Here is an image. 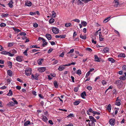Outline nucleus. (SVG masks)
Returning a JSON list of instances; mask_svg holds the SVG:
<instances>
[{"label":"nucleus","instance_id":"45","mask_svg":"<svg viewBox=\"0 0 126 126\" xmlns=\"http://www.w3.org/2000/svg\"><path fill=\"white\" fill-rule=\"evenodd\" d=\"M60 37L61 38H64L66 37V35H59Z\"/></svg>","mask_w":126,"mask_h":126},{"label":"nucleus","instance_id":"37","mask_svg":"<svg viewBox=\"0 0 126 126\" xmlns=\"http://www.w3.org/2000/svg\"><path fill=\"white\" fill-rule=\"evenodd\" d=\"M126 77L125 76H122L120 77V79L123 80H125L126 79Z\"/></svg>","mask_w":126,"mask_h":126},{"label":"nucleus","instance_id":"14","mask_svg":"<svg viewBox=\"0 0 126 126\" xmlns=\"http://www.w3.org/2000/svg\"><path fill=\"white\" fill-rule=\"evenodd\" d=\"M104 53H107L109 52V49L108 48L105 47L103 50Z\"/></svg>","mask_w":126,"mask_h":126},{"label":"nucleus","instance_id":"42","mask_svg":"<svg viewBox=\"0 0 126 126\" xmlns=\"http://www.w3.org/2000/svg\"><path fill=\"white\" fill-rule=\"evenodd\" d=\"M40 50H36V49H33V50H31L30 51V52L31 53H32L33 52H36L37 51H39Z\"/></svg>","mask_w":126,"mask_h":126},{"label":"nucleus","instance_id":"2","mask_svg":"<svg viewBox=\"0 0 126 126\" xmlns=\"http://www.w3.org/2000/svg\"><path fill=\"white\" fill-rule=\"evenodd\" d=\"M31 69L30 68H28L27 70H25V74L27 76H30L32 73Z\"/></svg>","mask_w":126,"mask_h":126},{"label":"nucleus","instance_id":"22","mask_svg":"<svg viewBox=\"0 0 126 126\" xmlns=\"http://www.w3.org/2000/svg\"><path fill=\"white\" fill-rule=\"evenodd\" d=\"M89 119L90 120H92L93 121H94V122H96V120L94 119V117L92 116H89Z\"/></svg>","mask_w":126,"mask_h":126},{"label":"nucleus","instance_id":"59","mask_svg":"<svg viewBox=\"0 0 126 126\" xmlns=\"http://www.w3.org/2000/svg\"><path fill=\"white\" fill-rule=\"evenodd\" d=\"M58 62V61L57 60H55V61L53 63V65L55 64H57Z\"/></svg>","mask_w":126,"mask_h":126},{"label":"nucleus","instance_id":"52","mask_svg":"<svg viewBox=\"0 0 126 126\" xmlns=\"http://www.w3.org/2000/svg\"><path fill=\"white\" fill-rule=\"evenodd\" d=\"M19 35H26V33L25 32H20L19 34Z\"/></svg>","mask_w":126,"mask_h":126},{"label":"nucleus","instance_id":"30","mask_svg":"<svg viewBox=\"0 0 126 126\" xmlns=\"http://www.w3.org/2000/svg\"><path fill=\"white\" fill-rule=\"evenodd\" d=\"M80 37L81 38L83 39H86V35L83 36L81 34H80Z\"/></svg>","mask_w":126,"mask_h":126},{"label":"nucleus","instance_id":"46","mask_svg":"<svg viewBox=\"0 0 126 126\" xmlns=\"http://www.w3.org/2000/svg\"><path fill=\"white\" fill-rule=\"evenodd\" d=\"M102 83L103 85H104L106 84L107 82L106 81L103 80L102 81Z\"/></svg>","mask_w":126,"mask_h":126},{"label":"nucleus","instance_id":"64","mask_svg":"<svg viewBox=\"0 0 126 126\" xmlns=\"http://www.w3.org/2000/svg\"><path fill=\"white\" fill-rule=\"evenodd\" d=\"M123 69V70L126 71V65H124L122 67Z\"/></svg>","mask_w":126,"mask_h":126},{"label":"nucleus","instance_id":"10","mask_svg":"<svg viewBox=\"0 0 126 126\" xmlns=\"http://www.w3.org/2000/svg\"><path fill=\"white\" fill-rule=\"evenodd\" d=\"M44 61V59H40L38 60L37 62L39 65H41L42 64V62Z\"/></svg>","mask_w":126,"mask_h":126},{"label":"nucleus","instance_id":"36","mask_svg":"<svg viewBox=\"0 0 126 126\" xmlns=\"http://www.w3.org/2000/svg\"><path fill=\"white\" fill-rule=\"evenodd\" d=\"M39 76V74H36L34 76V79L35 80H37L38 79V77Z\"/></svg>","mask_w":126,"mask_h":126},{"label":"nucleus","instance_id":"21","mask_svg":"<svg viewBox=\"0 0 126 126\" xmlns=\"http://www.w3.org/2000/svg\"><path fill=\"white\" fill-rule=\"evenodd\" d=\"M53 83L55 87L56 88H57L58 87V85L57 84V81L56 80H55L54 81Z\"/></svg>","mask_w":126,"mask_h":126},{"label":"nucleus","instance_id":"55","mask_svg":"<svg viewBox=\"0 0 126 126\" xmlns=\"http://www.w3.org/2000/svg\"><path fill=\"white\" fill-rule=\"evenodd\" d=\"M73 21L75 22H76L79 23L80 22L79 20L78 19H75L73 20Z\"/></svg>","mask_w":126,"mask_h":126},{"label":"nucleus","instance_id":"57","mask_svg":"<svg viewBox=\"0 0 126 126\" xmlns=\"http://www.w3.org/2000/svg\"><path fill=\"white\" fill-rule=\"evenodd\" d=\"M90 73L89 72H88L86 74V76L85 78H87L88 76H89Z\"/></svg>","mask_w":126,"mask_h":126},{"label":"nucleus","instance_id":"33","mask_svg":"<svg viewBox=\"0 0 126 126\" xmlns=\"http://www.w3.org/2000/svg\"><path fill=\"white\" fill-rule=\"evenodd\" d=\"M125 55L123 53H121L120 54L118 55V57H125Z\"/></svg>","mask_w":126,"mask_h":126},{"label":"nucleus","instance_id":"54","mask_svg":"<svg viewBox=\"0 0 126 126\" xmlns=\"http://www.w3.org/2000/svg\"><path fill=\"white\" fill-rule=\"evenodd\" d=\"M86 50L89 51L90 52H91L92 51V49L91 48L89 47L86 48Z\"/></svg>","mask_w":126,"mask_h":126},{"label":"nucleus","instance_id":"48","mask_svg":"<svg viewBox=\"0 0 126 126\" xmlns=\"http://www.w3.org/2000/svg\"><path fill=\"white\" fill-rule=\"evenodd\" d=\"M74 117V115L73 113H70L67 116L68 117Z\"/></svg>","mask_w":126,"mask_h":126},{"label":"nucleus","instance_id":"13","mask_svg":"<svg viewBox=\"0 0 126 126\" xmlns=\"http://www.w3.org/2000/svg\"><path fill=\"white\" fill-rule=\"evenodd\" d=\"M13 3V0H11L9 2L8 4L9 5V6L10 8H12L13 7V5H12Z\"/></svg>","mask_w":126,"mask_h":126},{"label":"nucleus","instance_id":"25","mask_svg":"<svg viewBox=\"0 0 126 126\" xmlns=\"http://www.w3.org/2000/svg\"><path fill=\"white\" fill-rule=\"evenodd\" d=\"M76 62H74L73 63H71L69 64H66L64 65V66H70L71 65H75L76 64Z\"/></svg>","mask_w":126,"mask_h":126},{"label":"nucleus","instance_id":"62","mask_svg":"<svg viewBox=\"0 0 126 126\" xmlns=\"http://www.w3.org/2000/svg\"><path fill=\"white\" fill-rule=\"evenodd\" d=\"M88 111L92 113H94V111H93L92 110V109L91 108H90L89 109Z\"/></svg>","mask_w":126,"mask_h":126},{"label":"nucleus","instance_id":"18","mask_svg":"<svg viewBox=\"0 0 126 126\" xmlns=\"http://www.w3.org/2000/svg\"><path fill=\"white\" fill-rule=\"evenodd\" d=\"M25 5L28 6H30L32 5V3L30 1H28L25 4Z\"/></svg>","mask_w":126,"mask_h":126},{"label":"nucleus","instance_id":"16","mask_svg":"<svg viewBox=\"0 0 126 126\" xmlns=\"http://www.w3.org/2000/svg\"><path fill=\"white\" fill-rule=\"evenodd\" d=\"M7 74L10 77H12V72L10 70H8Z\"/></svg>","mask_w":126,"mask_h":126},{"label":"nucleus","instance_id":"8","mask_svg":"<svg viewBox=\"0 0 126 126\" xmlns=\"http://www.w3.org/2000/svg\"><path fill=\"white\" fill-rule=\"evenodd\" d=\"M121 100H116V102L115 103V105H116L118 106H119L121 105Z\"/></svg>","mask_w":126,"mask_h":126},{"label":"nucleus","instance_id":"61","mask_svg":"<svg viewBox=\"0 0 126 126\" xmlns=\"http://www.w3.org/2000/svg\"><path fill=\"white\" fill-rule=\"evenodd\" d=\"M33 26L35 28H36L38 26V24L36 23H34L33 24Z\"/></svg>","mask_w":126,"mask_h":126},{"label":"nucleus","instance_id":"17","mask_svg":"<svg viewBox=\"0 0 126 126\" xmlns=\"http://www.w3.org/2000/svg\"><path fill=\"white\" fill-rule=\"evenodd\" d=\"M64 65H61L58 68V70L59 71H62L64 69Z\"/></svg>","mask_w":126,"mask_h":126},{"label":"nucleus","instance_id":"58","mask_svg":"<svg viewBox=\"0 0 126 126\" xmlns=\"http://www.w3.org/2000/svg\"><path fill=\"white\" fill-rule=\"evenodd\" d=\"M79 89V88L78 87H76L74 88V91L75 92H77L78 91Z\"/></svg>","mask_w":126,"mask_h":126},{"label":"nucleus","instance_id":"38","mask_svg":"<svg viewBox=\"0 0 126 126\" xmlns=\"http://www.w3.org/2000/svg\"><path fill=\"white\" fill-rule=\"evenodd\" d=\"M8 47L12 46L14 44V43L13 42L8 43Z\"/></svg>","mask_w":126,"mask_h":126},{"label":"nucleus","instance_id":"6","mask_svg":"<svg viewBox=\"0 0 126 126\" xmlns=\"http://www.w3.org/2000/svg\"><path fill=\"white\" fill-rule=\"evenodd\" d=\"M52 31L53 33L55 34L58 33L59 32L58 30L55 28H53Z\"/></svg>","mask_w":126,"mask_h":126},{"label":"nucleus","instance_id":"29","mask_svg":"<svg viewBox=\"0 0 126 126\" xmlns=\"http://www.w3.org/2000/svg\"><path fill=\"white\" fill-rule=\"evenodd\" d=\"M8 15V14L2 13L1 14V16L3 17H5L7 16Z\"/></svg>","mask_w":126,"mask_h":126},{"label":"nucleus","instance_id":"35","mask_svg":"<svg viewBox=\"0 0 126 126\" xmlns=\"http://www.w3.org/2000/svg\"><path fill=\"white\" fill-rule=\"evenodd\" d=\"M72 26V24L71 23H65V26L66 27H68L71 26Z\"/></svg>","mask_w":126,"mask_h":126},{"label":"nucleus","instance_id":"41","mask_svg":"<svg viewBox=\"0 0 126 126\" xmlns=\"http://www.w3.org/2000/svg\"><path fill=\"white\" fill-rule=\"evenodd\" d=\"M80 103L79 101H76L74 102V104L75 105H78Z\"/></svg>","mask_w":126,"mask_h":126},{"label":"nucleus","instance_id":"20","mask_svg":"<svg viewBox=\"0 0 126 126\" xmlns=\"http://www.w3.org/2000/svg\"><path fill=\"white\" fill-rule=\"evenodd\" d=\"M111 105L110 104H109L107 107V109L110 112V110H111Z\"/></svg>","mask_w":126,"mask_h":126},{"label":"nucleus","instance_id":"31","mask_svg":"<svg viewBox=\"0 0 126 126\" xmlns=\"http://www.w3.org/2000/svg\"><path fill=\"white\" fill-rule=\"evenodd\" d=\"M99 40L100 41H102L104 39V38H103V36L102 35H99Z\"/></svg>","mask_w":126,"mask_h":126},{"label":"nucleus","instance_id":"24","mask_svg":"<svg viewBox=\"0 0 126 126\" xmlns=\"http://www.w3.org/2000/svg\"><path fill=\"white\" fill-rule=\"evenodd\" d=\"M13 94V93L12 91L11 90H9V93L7 94V95L10 96H12Z\"/></svg>","mask_w":126,"mask_h":126},{"label":"nucleus","instance_id":"7","mask_svg":"<svg viewBox=\"0 0 126 126\" xmlns=\"http://www.w3.org/2000/svg\"><path fill=\"white\" fill-rule=\"evenodd\" d=\"M94 121L92 120H90L89 122V126H95V123Z\"/></svg>","mask_w":126,"mask_h":126},{"label":"nucleus","instance_id":"23","mask_svg":"<svg viewBox=\"0 0 126 126\" xmlns=\"http://www.w3.org/2000/svg\"><path fill=\"white\" fill-rule=\"evenodd\" d=\"M42 120L45 122H46L48 120V119L47 117L46 116H44L43 117Z\"/></svg>","mask_w":126,"mask_h":126},{"label":"nucleus","instance_id":"51","mask_svg":"<svg viewBox=\"0 0 126 126\" xmlns=\"http://www.w3.org/2000/svg\"><path fill=\"white\" fill-rule=\"evenodd\" d=\"M114 6L115 7H117L119 5V2H117V3H114Z\"/></svg>","mask_w":126,"mask_h":126},{"label":"nucleus","instance_id":"40","mask_svg":"<svg viewBox=\"0 0 126 126\" xmlns=\"http://www.w3.org/2000/svg\"><path fill=\"white\" fill-rule=\"evenodd\" d=\"M54 21V19L53 18H51L49 20V23H53Z\"/></svg>","mask_w":126,"mask_h":126},{"label":"nucleus","instance_id":"49","mask_svg":"<svg viewBox=\"0 0 126 126\" xmlns=\"http://www.w3.org/2000/svg\"><path fill=\"white\" fill-rule=\"evenodd\" d=\"M74 51V49H72L70 50V51L68 53V54H70L73 53Z\"/></svg>","mask_w":126,"mask_h":126},{"label":"nucleus","instance_id":"63","mask_svg":"<svg viewBox=\"0 0 126 126\" xmlns=\"http://www.w3.org/2000/svg\"><path fill=\"white\" fill-rule=\"evenodd\" d=\"M12 80L11 79V78H10L9 79H7V81L8 82H9L10 83V82Z\"/></svg>","mask_w":126,"mask_h":126},{"label":"nucleus","instance_id":"28","mask_svg":"<svg viewBox=\"0 0 126 126\" xmlns=\"http://www.w3.org/2000/svg\"><path fill=\"white\" fill-rule=\"evenodd\" d=\"M30 123V122L29 121H27L26 122L24 123V126H27Z\"/></svg>","mask_w":126,"mask_h":126},{"label":"nucleus","instance_id":"15","mask_svg":"<svg viewBox=\"0 0 126 126\" xmlns=\"http://www.w3.org/2000/svg\"><path fill=\"white\" fill-rule=\"evenodd\" d=\"M86 96V93L85 92H83L81 94V96L83 98H85V96Z\"/></svg>","mask_w":126,"mask_h":126},{"label":"nucleus","instance_id":"27","mask_svg":"<svg viewBox=\"0 0 126 126\" xmlns=\"http://www.w3.org/2000/svg\"><path fill=\"white\" fill-rule=\"evenodd\" d=\"M110 16H109L108 17H107L103 21V22L104 23H105L106 22H107V21H108L109 20H108V19L110 18Z\"/></svg>","mask_w":126,"mask_h":126},{"label":"nucleus","instance_id":"11","mask_svg":"<svg viewBox=\"0 0 126 126\" xmlns=\"http://www.w3.org/2000/svg\"><path fill=\"white\" fill-rule=\"evenodd\" d=\"M14 105V103L12 101L10 102L9 103L7 104V106L8 107L13 106Z\"/></svg>","mask_w":126,"mask_h":126},{"label":"nucleus","instance_id":"3","mask_svg":"<svg viewBox=\"0 0 126 126\" xmlns=\"http://www.w3.org/2000/svg\"><path fill=\"white\" fill-rule=\"evenodd\" d=\"M23 57L21 56H18L16 58V60L19 62H21L22 61Z\"/></svg>","mask_w":126,"mask_h":126},{"label":"nucleus","instance_id":"26","mask_svg":"<svg viewBox=\"0 0 126 126\" xmlns=\"http://www.w3.org/2000/svg\"><path fill=\"white\" fill-rule=\"evenodd\" d=\"M81 24L83 25V26L85 27L87 25V23L85 21H83L81 22Z\"/></svg>","mask_w":126,"mask_h":126},{"label":"nucleus","instance_id":"50","mask_svg":"<svg viewBox=\"0 0 126 126\" xmlns=\"http://www.w3.org/2000/svg\"><path fill=\"white\" fill-rule=\"evenodd\" d=\"M93 114H94V115H93L94 116V114H96L98 115H99L100 114V113L99 112H98L94 111Z\"/></svg>","mask_w":126,"mask_h":126},{"label":"nucleus","instance_id":"1","mask_svg":"<svg viewBox=\"0 0 126 126\" xmlns=\"http://www.w3.org/2000/svg\"><path fill=\"white\" fill-rule=\"evenodd\" d=\"M114 84L116 85L119 88H121L123 86L122 81L120 80H118L116 81Z\"/></svg>","mask_w":126,"mask_h":126},{"label":"nucleus","instance_id":"4","mask_svg":"<svg viewBox=\"0 0 126 126\" xmlns=\"http://www.w3.org/2000/svg\"><path fill=\"white\" fill-rule=\"evenodd\" d=\"M115 120L114 119H110L109 121L110 124L111 125L114 126L115 124Z\"/></svg>","mask_w":126,"mask_h":126},{"label":"nucleus","instance_id":"60","mask_svg":"<svg viewBox=\"0 0 126 126\" xmlns=\"http://www.w3.org/2000/svg\"><path fill=\"white\" fill-rule=\"evenodd\" d=\"M92 87L90 86H87L86 88L87 89L89 90H91L92 89Z\"/></svg>","mask_w":126,"mask_h":126},{"label":"nucleus","instance_id":"47","mask_svg":"<svg viewBox=\"0 0 126 126\" xmlns=\"http://www.w3.org/2000/svg\"><path fill=\"white\" fill-rule=\"evenodd\" d=\"M6 26V24L4 23H1L0 24V26L1 27H5Z\"/></svg>","mask_w":126,"mask_h":126},{"label":"nucleus","instance_id":"5","mask_svg":"<svg viewBox=\"0 0 126 126\" xmlns=\"http://www.w3.org/2000/svg\"><path fill=\"white\" fill-rule=\"evenodd\" d=\"M46 68L45 67H40L38 69V70L40 72H43L45 71Z\"/></svg>","mask_w":126,"mask_h":126},{"label":"nucleus","instance_id":"34","mask_svg":"<svg viewBox=\"0 0 126 126\" xmlns=\"http://www.w3.org/2000/svg\"><path fill=\"white\" fill-rule=\"evenodd\" d=\"M8 53V52L6 51H3L1 52V53L3 54L7 55Z\"/></svg>","mask_w":126,"mask_h":126},{"label":"nucleus","instance_id":"44","mask_svg":"<svg viewBox=\"0 0 126 126\" xmlns=\"http://www.w3.org/2000/svg\"><path fill=\"white\" fill-rule=\"evenodd\" d=\"M12 99L14 102L15 104H18V102H17V101L15 100V98H13Z\"/></svg>","mask_w":126,"mask_h":126},{"label":"nucleus","instance_id":"56","mask_svg":"<svg viewBox=\"0 0 126 126\" xmlns=\"http://www.w3.org/2000/svg\"><path fill=\"white\" fill-rule=\"evenodd\" d=\"M7 55H8L9 56L12 57L14 56V54H13V53H12V54L11 53H9L8 52V53Z\"/></svg>","mask_w":126,"mask_h":126},{"label":"nucleus","instance_id":"43","mask_svg":"<svg viewBox=\"0 0 126 126\" xmlns=\"http://www.w3.org/2000/svg\"><path fill=\"white\" fill-rule=\"evenodd\" d=\"M77 74H78L79 75H80L81 74V71L80 69H79L77 71Z\"/></svg>","mask_w":126,"mask_h":126},{"label":"nucleus","instance_id":"32","mask_svg":"<svg viewBox=\"0 0 126 126\" xmlns=\"http://www.w3.org/2000/svg\"><path fill=\"white\" fill-rule=\"evenodd\" d=\"M118 92L116 91V89H114L113 91V94L116 95L117 94Z\"/></svg>","mask_w":126,"mask_h":126},{"label":"nucleus","instance_id":"53","mask_svg":"<svg viewBox=\"0 0 126 126\" xmlns=\"http://www.w3.org/2000/svg\"><path fill=\"white\" fill-rule=\"evenodd\" d=\"M47 42L45 41H43V46L44 47L45 46L47 45Z\"/></svg>","mask_w":126,"mask_h":126},{"label":"nucleus","instance_id":"39","mask_svg":"<svg viewBox=\"0 0 126 126\" xmlns=\"http://www.w3.org/2000/svg\"><path fill=\"white\" fill-rule=\"evenodd\" d=\"M52 16L53 17H55L56 13L53 11L52 12Z\"/></svg>","mask_w":126,"mask_h":126},{"label":"nucleus","instance_id":"12","mask_svg":"<svg viewBox=\"0 0 126 126\" xmlns=\"http://www.w3.org/2000/svg\"><path fill=\"white\" fill-rule=\"evenodd\" d=\"M94 60L95 61L97 62H100L99 59L96 55H94Z\"/></svg>","mask_w":126,"mask_h":126},{"label":"nucleus","instance_id":"9","mask_svg":"<svg viewBox=\"0 0 126 126\" xmlns=\"http://www.w3.org/2000/svg\"><path fill=\"white\" fill-rule=\"evenodd\" d=\"M46 37L49 40H50L51 38V36L50 34L47 33L46 34Z\"/></svg>","mask_w":126,"mask_h":126},{"label":"nucleus","instance_id":"19","mask_svg":"<svg viewBox=\"0 0 126 126\" xmlns=\"http://www.w3.org/2000/svg\"><path fill=\"white\" fill-rule=\"evenodd\" d=\"M108 60L109 61L111 62L112 63H113L115 62V60L111 58H110L108 59Z\"/></svg>","mask_w":126,"mask_h":126}]
</instances>
